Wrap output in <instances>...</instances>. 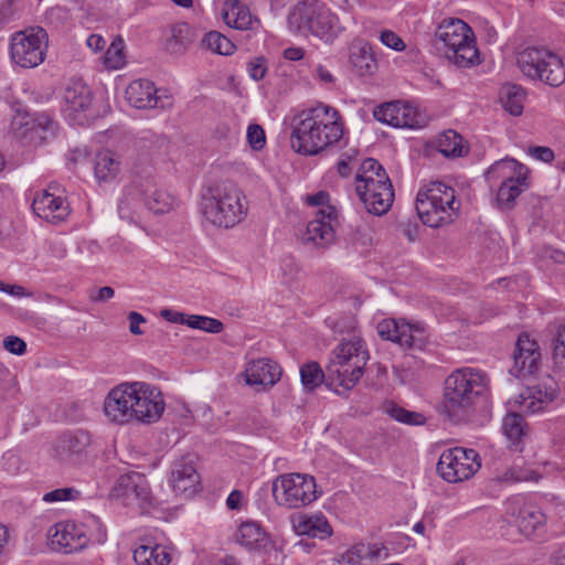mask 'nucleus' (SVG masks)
<instances>
[{
  "instance_id": "nucleus-63",
  "label": "nucleus",
  "mask_w": 565,
  "mask_h": 565,
  "mask_svg": "<svg viewBox=\"0 0 565 565\" xmlns=\"http://www.w3.org/2000/svg\"><path fill=\"white\" fill-rule=\"evenodd\" d=\"M284 56L289 61H299L303 57V50L300 47H288L285 50Z\"/></svg>"
},
{
  "instance_id": "nucleus-5",
  "label": "nucleus",
  "mask_w": 565,
  "mask_h": 565,
  "mask_svg": "<svg viewBox=\"0 0 565 565\" xmlns=\"http://www.w3.org/2000/svg\"><path fill=\"white\" fill-rule=\"evenodd\" d=\"M369 360V352L364 342L353 338L337 345L326 366L327 381L351 390L362 377Z\"/></svg>"
},
{
  "instance_id": "nucleus-38",
  "label": "nucleus",
  "mask_w": 565,
  "mask_h": 565,
  "mask_svg": "<svg viewBox=\"0 0 565 565\" xmlns=\"http://www.w3.org/2000/svg\"><path fill=\"white\" fill-rule=\"evenodd\" d=\"M384 412L394 420L405 425L419 426L424 425L426 422L424 414L405 409L393 402H388L384 405Z\"/></svg>"
},
{
  "instance_id": "nucleus-64",
  "label": "nucleus",
  "mask_w": 565,
  "mask_h": 565,
  "mask_svg": "<svg viewBox=\"0 0 565 565\" xmlns=\"http://www.w3.org/2000/svg\"><path fill=\"white\" fill-rule=\"evenodd\" d=\"M337 169H338L339 174L343 178H347L351 174L350 164L343 159H341L338 162Z\"/></svg>"
},
{
  "instance_id": "nucleus-13",
  "label": "nucleus",
  "mask_w": 565,
  "mask_h": 565,
  "mask_svg": "<svg viewBox=\"0 0 565 565\" xmlns=\"http://www.w3.org/2000/svg\"><path fill=\"white\" fill-rule=\"evenodd\" d=\"M480 468L479 454L475 449L463 447L444 450L437 462V472L450 483L470 479Z\"/></svg>"
},
{
  "instance_id": "nucleus-57",
  "label": "nucleus",
  "mask_w": 565,
  "mask_h": 565,
  "mask_svg": "<svg viewBox=\"0 0 565 565\" xmlns=\"http://www.w3.org/2000/svg\"><path fill=\"white\" fill-rule=\"evenodd\" d=\"M315 77L323 85H332L335 81L332 73L323 65L316 67Z\"/></svg>"
},
{
  "instance_id": "nucleus-22",
  "label": "nucleus",
  "mask_w": 565,
  "mask_h": 565,
  "mask_svg": "<svg viewBox=\"0 0 565 565\" xmlns=\"http://www.w3.org/2000/svg\"><path fill=\"white\" fill-rule=\"evenodd\" d=\"M32 210L36 216L55 225L65 222L71 214L67 200L50 190H42L35 194Z\"/></svg>"
},
{
  "instance_id": "nucleus-28",
  "label": "nucleus",
  "mask_w": 565,
  "mask_h": 565,
  "mask_svg": "<svg viewBox=\"0 0 565 565\" xmlns=\"http://www.w3.org/2000/svg\"><path fill=\"white\" fill-rule=\"evenodd\" d=\"M291 525L298 535H307L323 540L332 534V527L327 518L322 514L308 515L299 513L292 515Z\"/></svg>"
},
{
  "instance_id": "nucleus-39",
  "label": "nucleus",
  "mask_w": 565,
  "mask_h": 565,
  "mask_svg": "<svg viewBox=\"0 0 565 565\" xmlns=\"http://www.w3.org/2000/svg\"><path fill=\"white\" fill-rule=\"evenodd\" d=\"M437 148L445 157H461L463 152L462 137L455 130H446L438 137Z\"/></svg>"
},
{
  "instance_id": "nucleus-54",
  "label": "nucleus",
  "mask_w": 565,
  "mask_h": 565,
  "mask_svg": "<svg viewBox=\"0 0 565 565\" xmlns=\"http://www.w3.org/2000/svg\"><path fill=\"white\" fill-rule=\"evenodd\" d=\"M529 154L536 160L550 163L554 160V151L550 147L534 146L529 148Z\"/></svg>"
},
{
  "instance_id": "nucleus-49",
  "label": "nucleus",
  "mask_w": 565,
  "mask_h": 565,
  "mask_svg": "<svg viewBox=\"0 0 565 565\" xmlns=\"http://www.w3.org/2000/svg\"><path fill=\"white\" fill-rule=\"evenodd\" d=\"M361 548V554L364 559L376 561L380 558H386L388 556V550L381 543L364 544L358 543Z\"/></svg>"
},
{
  "instance_id": "nucleus-11",
  "label": "nucleus",
  "mask_w": 565,
  "mask_h": 565,
  "mask_svg": "<svg viewBox=\"0 0 565 565\" xmlns=\"http://www.w3.org/2000/svg\"><path fill=\"white\" fill-rule=\"evenodd\" d=\"M288 22L299 32H310L323 39L338 23V18L321 0H301L291 10Z\"/></svg>"
},
{
  "instance_id": "nucleus-1",
  "label": "nucleus",
  "mask_w": 565,
  "mask_h": 565,
  "mask_svg": "<svg viewBox=\"0 0 565 565\" xmlns=\"http://www.w3.org/2000/svg\"><path fill=\"white\" fill-rule=\"evenodd\" d=\"M161 392L145 382L122 383L111 388L104 401L105 416L115 424L141 422L151 424L162 416Z\"/></svg>"
},
{
  "instance_id": "nucleus-7",
  "label": "nucleus",
  "mask_w": 565,
  "mask_h": 565,
  "mask_svg": "<svg viewBox=\"0 0 565 565\" xmlns=\"http://www.w3.org/2000/svg\"><path fill=\"white\" fill-rule=\"evenodd\" d=\"M435 39L443 42L447 58L456 66L469 68L480 64L475 33L462 20L456 18L443 20L435 32Z\"/></svg>"
},
{
  "instance_id": "nucleus-44",
  "label": "nucleus",
  "mask_w": 565,
  "mask_h": 565,
  "mask_svg": "<svg viewBox=\"0 0 565 565\" xmlns=\"http://www.w3.org/2000/svg\"><path fill=\"white\" fill-rule=\"evenodd\" d=\"M541 479V475L534 470L523 469L519 467H511L507 471L497 476V480L500 482L512 483L520 481H535Z\"/></svg>"
},
{
  "instance_id": "nucleus-18",
  "label": "nucleus",
  "mask_w": 565,
  "mask_h": 565,
  "mask_svg": "<svg viewBox=\"0 0 565 565\" xmlns=\"http://www.w3.org/2000/svg\"><path fill=\"white\" fill-rule=\"evenodd\" d=\"M49 540L54 551L70 554L87 546L88 531L83 523L60 522L50 529Z\"/></svg>"
},
{
  "instance_id": "nucleus-20",
  "label": "nucleus",
  "mask_w": 565,
  "mask_h": 565,
  "mask_svg": "<svg viewBox=\"0 0 565 565\" xmlns=\"http://www.w3.org/2000/svg\"><path fill=\"white\" fill-rule=\"evenodd\" d=\"M374 118L395 128H418L422 126L420 115L409 104L395 100L379 105L373 111Z\"/></svg>"
},
{
  "instance_id": "nucleus-52",
  "label": "nucleus",
  "mask_w": 565,
  "mask_h": 565,
  "mask_svg": "<svg viewBox=\"0 0 565 565\" xmlns=\"http://www.w3.org/2000/svg\"><path fill=\"white\" fill-rule=\"evenodd\" d=\"M381 42L396 52H402L405 50V43L403 40L393 31L384 30L381 33Z\"/></svg>"
},
{
  "instance_id": "nucleus-14",
  "label": "nucleus",
  "mask_w": 565,
  "mask_h": 565,
  "mask_svg": "<svg viewBox=\"0 0 565 565\" xmlns=\"http://www.w3.org/2000/svg\"><path fill=\"white\" fill-rule=\"evenodd\" d=\"M316 107L302 111L295 117L290 134V146L297 153L316 156L322 152V138L318 134Z\"/></svg>"
},
{
  "instance_id": "nucleus-31",
  "label": "nucleus",
  "mask_w": 565,
  "mask_h": 565,
  "mask_svg": "<svg viewBox=\"0 0 565 565\" xmlns=\"http://www.w3.org/2000/svg\"><path fill=\"white\" fill-rule=\"evenodd\" d=\"M268 540V534L256 521L243 522L236 534V541L249 550L264 548L267 545Z\"/></svg>"
},
{
  "instance_id": "nucleus-4",
  "label": "nucleus",
  "mask_w": 565,
  "mask_h": 565,
  "mask_svg": "<svg viewBox=\"0 0 565 565\" xmlns=\"http://www.w3.org/2000/svg\"><path fill=\"white\" fill-rule=\"evenodd\" d=\"M355 181V192L369 213L381 216L390 211L394 202V189L385 169L377 160L364 159L356 172Z\"/></svg>"
},
{
  "instance_id": "nucleus-35",
  "label": "nucleus",
  "mask_w": 565,
  "mask_h": 565,
  "mask_svg": "<svg viewBox=\"0 0 565 565\" xmlns=\"http://www.w3.org/2000/svg\"><path fill=\"white\" fill-rule=\"evenodd\" d=\"M525 90L516 84H509L501 90L500 102L505 111L512 116H520L523 113Z\"/></svg>"
},
{
  "instance_id": "nucleus-37",
  "label": "nucleus",
  "mask_w": 565,
  "mask_h": 565,
  "mask_svg": "<svg viewBox=\"0 0 565 565\" xmlns=\"http://www.w3.org/2000/svg\"><path fill=\"white\" fill-rule=\"evenodd\" d=\"M350 63L362 76L371 75L376 70V61L372 54L371 47L366 45L352 50Z\"/></svg>"
},
{
  "instance_id": "nucleus-23",
  "label": "nucleus",
  "mask_w": 565,
  "mask_h": 565,
  "mask_svg": "<svg viewBox=\"0 0 565 565\" xmlns=\"http://www.w3.org/2000/svg\"><path fill=\"white\" fill-rule=\"evenodd\" d=\"M514 365L511 373L516 377H526L539 370L541 353L539 344L529 334L519 335L513 354Z\"/></svg>"
},
{
  "instance_id": "nucleus-29",
  "label": "nucleus",
  "mask_w": 565,
  "mask_h": 565,
  "mask_svg": "<svg viewBox=\"0 0 565 565\" xmlns=\"http://www.w3.org/2000/svg\"><path fill=\"white\" fill-rule=\"evenodd\" d=\"M128 103L138 109L158 107L160 98L157 96L154 84L148 79H135L126 88Z\"/></svg>"
},
{
  "instance_id": "nucleus-62",
  "label": "nucleus",
  "mask_w": 565,
  "mask_h": 565,
  "mask_svg": "<svg viewBox=\"0 0 565 565\" xmlns=\"http://www.w3.org/2000/svg\"><path fill=\"white\" fill-rule=\"evenodd\" d=\"M115 291L111 287L105 286L98 289L97 295L92 297L95 301H107L113 298Z\"/></svg>"
},
{
  "instance_id": "nucleus-60",
  "label": "nucleus",
  "mask_w": 565,
  "mask_h": 565,
  "mask_svg": "<svg viewBox=\"0 0 565 565\" xmlns=\"http://www.w3.org/2000/svg\"><path fill=\"white\" fill-rule=\"evenodd\" d=\"M86 44L93 52H99L105 47L106 41L102 35L94 33L87 38Z\"/></svg>"
},
{
  "instance_id": "nucleus-27",
  "label": "nucleus",
  "mask_w": 565,
  "mask_h": 565,
  "mask_svg": "<svg viewBox=\"0 0 565 565\" xmlns=\"http://www.w3.org/2000/svg\"><path fill=\"white\" fill-rule=\"evenodd\" d=\"M170 483L174 492L192 495L200 483V477L192 461L185 459L173 463L171 470Z\"/></svg>"
},
{
  "instance_id": "nucleus-6",
  "label": "nucleus",
  "mask_w": 565,
  "mask_h": 565,
  "mask_svg": "<svg viewBox=\"0 0 565 565\" xmlns=\"http://www.w3.org/2000/svg\"><path fill=\"white\" fill-rule=\"evenodd\" d=\"M460 209L454 188L443 182H431L422 188L416 196V211L420 221L429 227H440L454 222Z\"/></svg>"
},
{
  "instance_id": "nucleus-15",
  "label": "nucleus",
  "mask_w": 565,
  "mask_h": 565,
  "mask_svg": "<svg viewBox=\"0 0 565 565\" xmlns=\"http://www.w3.org/2000/svg\"><path fill=\"white\" fill-rule=\"evenodd\" d=\"M92 444V436L88 431L70 430L55 441L53 456L63 465L79 467L89 460Z\"/></svg>"
},
{
  "instance_id": "nucleus-41",
  "label": "nucleus",
  "mask_w": 565,
  "mask_h": 565,
  "mask_svg": "<svg viewBox=\"0 0 565 565\" xmlns=\"http://www.w3.org/2000/svg\"><path fill=\"white\" fill-rule=\"evenodd\" d=\"M324 372L318 362H308L300 369L301 384L308 392H312L317 388L324 381Z\"/></svg>"
},
{
  "instance_id": "nucleus-25",
  "label": "nucleus",
  "mask_w": 565,
  "mask_h": 565,
  "mask_svg": "<svg viewBox=\"0 0 565 565\" xmlns=\"http://www.w3.org/2000/svg\"><path fill=\"white\" fill-rule=\"evenodd\" d=\"M92 104L90 89L79 79H72L63 93V111L72 120H77Z\"/></svg>"
},
{
  "instance_id": "nucleus-10",
  "label": "nucleus",
  "mask_w": 565,
  "mask_h": 565,
  "mask_svg": "<svg viewBox=\"0 0 565 565\" xmlns=\"http://www.w3.org/2000/svg\"><path fill=\"white\" fill-rule=\"evenodd\" d=\"M527 168L514 159H502L494 162L487 171L490 183L500 181L497 200L500 205L509 207L514 200L529 188Z\"/></svg>"
},
{
  "instance_id": "nucleus-43",
  "label": "nucleus",
  "mask_w": 565,
  "mask_h": 565,
  "mask_svg": "<svg viewBox=\"0 0 565 565\" xmlns=\"http://www.w3.org/2000/svg\"><path fill=\"white\" fill-rule=\"evenodd\" d=\"M185 326L192 329H199L210 333H220L223 330L222 321L206 317V316H198V315H186Z\"/></svg>"
},
{
  "instance_id": "nucleus-50",
  "label": "nucleus",
  "mask_w": 565,
  "mask_h": 565,
  "mask_svg": "<svg viewBox=\"0 0 565 565\" xmlns=\"http://www.w3.org/2000/svg\"><path fill=\"white\" fill-rule=\"evenodd\" d=\"M247 140L254 150L263 149L266 143L264 129L257 124L249 125L247 128Z\"/></svg>"
},
{
  "instance_id": "nucleus-42",
  "label": "nucleus",
  "mask_w": 565,
  "mask_h": 565,
  "mask_svg": "<svg viewBox=\"0 0 565 565\" xmlns=\"http://www.w3.org/2000/svg\"><path fill=\"white\" fill-rule=\"evenodd\" d=\"M124 49L125 45L121 36L118 35L114 38L103 56L104 65L109 70H119L126 63Z\"/></svg>"
},
{
  "instance_id": "nucleus-3",
  "label": "nucleus",
  "mask_w": 565,
  "mask_h": 565,
  "mask_svg": "<svg viewBox=\"0 0 565 565\" xmlns=\"http://www.w3.org/2000/svg\"><path fill=\"white\" fill-rule=\"evenodd\" d=\"M200 209L212 225L232 228L243 222L248 206L244 193L234 184L222 182L202 191Z\"/></svg>"
},
{
  "instance_id": "nucleus-46",
  "label": "nucleus",
  "mask_w": 565,
  "mask_h": 565,
  "mask_svg": "<svg viewBox=\"0 0 565 565\" xmlns=\"http://www.w3.org/2000/svg\"><path fill=\"white\" fill-rule=\"evenodd\" d=\"M88 531V543L103 544L107 540V531L98 518L89 515L83 523Z\"/></svg>"
},
{
  "instance_id": "nucleus-59",
  "label": "nucleus",
  "mask_w": 565,
  "mask_h": 565,
  "mask_svg": "<svg viewBox=\"0 0 565 565\" xmlns=\"http://www.w3.org/2000/svg\"><path fill=\"white\" fill-rule=\"evenodd\" d=\"M161 317L169 322L180 323V324H185V320H186L185 319L186 315L179 312V311L171 310V309H163L161 311Z\"/></svg>"
},
{
  "instance_id": "nucleus-36",
  "label": "nucleus",
  "mask_w": 565,
  "mask_h": 565,
  "mask_svg": "<svg viewBox=\"0 0 565 565\" xmlns=\"http://www.w3.org/2000/svg\"><path fill=\"white\" fill-rule=\"evenodd\" d=\"M545 523V514L534 508H523L516 518V526L525 536L532 535L540 526Z\"/></svg>"
},
{
  "instance_id": "nucleus-21",
  "label": "nucleus",
  "mask_w": 565,
  "mask_h": 565,
  "mask_svg": "<svg viewBox=\"0 0 565 565\" xmlns=\"http://www.w3.org/2000/svg\"><path fill=\"white\" fill-rule=\"evenodd\" d=\"M338 217V211L333 205L319 209L316 217L308 222L306 232L301 235L303 244H312L318 247H326L334 239L332 222Z\"/></svg>"
},
{
  "instance_id": "nucleus-12",
  "label": "nucleus",
  "mask_w": 565,
  "mask_h": 565,
  "mask_svg": "<svg viewBox=\"0 0 565 565\" xmlns=\"http://www.w3.org/2000/svg\"><path fill=\"white\" fill-rule=\"evenodd\" d=\"M49 36L41 26H33L11 36L10 54L12 61L24 68L42 64L46 56Z\"/></svg>"
},
{
  "instance_id": "nucleus-9",
  "label": "nucleus",
  "mask_w": 565,
  "mask_h": 565,
  "mask_svg": "<svg viewBox=\"0 0 565 565\" xmlns=\"http://www.w3.org/2000/svg\"><path fill=\"white\" fill-rule=\"evenodd\" d=\"M271 492L275 502L287 509L306 507L318 498L316 479L306 473L279 475L273 481Z\"/></svg>"
},
{
  "instance_id": "nucleus-26",
  "label": "nucleus",
  "mask_w": 565,
  "mask_h": 565,
  "mask_svg": "<svg viewBox=\"0 0 565 565\" xmlns=\"http://www.w3.org/2000/svg\"><path fill=\"white\" fill-rule=\"evenodd\" d=\"M244 376L248 385L271 387L279 381L281 367L269 359H258L247 364Z\"/></svg>"
},
{
  "instance_id": "nucleus-32",
  "label": "nucleus",
  "mask_w": 565,
  "mask_h": 565,
  "mask_svg": "<svg viewBox=\"0 0 565 565\" xmlns=\"http://www.w3.org/2000/svg\"><path fill=\"white\" fill-rule=\"evenodd\" d=\"M524 418L518 413H510L504 416L502 430L509 441V448L521 451L524 445L525 433Z\"/></svg>"
},
{
  "instance_id": "nucleus-34",
  "label": "nucleus",
  "mask_w": 565,
  "mask_h": 565,
  "mask_svg": "<svg viewBox=\"0 0 565 565\" xmlns=\"http://www.w3.org/2000/svg\"><path fill=\"white\" fill-rule=\"evenodd\" d=\"M95 177L99 182L113 181L120 171V162L110 151L99 152L95 159Z\"/></svg>"
},
{
  "instance_id": "nucleus-53",
  "label": "nucleus",
  "mask_w": 565,
  "mask_h": 565,
  "mask_svg": "<svg viewBox=\"0 0 565 565\" xmlns=\"http://www.w3.org/2000/svg\"><path fill=\"white\" fill-rule=\"evenodd\" d=\"M7 351L15 355H22L26 351V343L19 337L9 335L3 340Z\"/></svg>"
},
{
  "instance_id": "nucleus-2",
  "label": "nucleus",
  "mask_w": 565,
  "mask_h": 565,
  "mask_svg": "<svg viewBox=\"0 0 565 565\" xmlns=\"http://www.w3.org/2000/svg\"><path fill=\"white\" fill-rule=\"evenodd\" d=\"M489 391L487 373L475 367L451 372L444 383V407L454 418L467 416Z\"/></svg>"
},
{
  "instance_id": "nucleus-47",
  "label": "nucleus",
  "mask_w": 565,
  "mask_h": 565,
  "mask_svg": "<svg viewBox=\"0 0 565 565\" xmlns=\"http://www.w3.org/2000/svg\"><path fill=\"white\" fill-rule=\"evenodd\" d=\"M553 361L557 367H565V324L557 330L553 340Z\"/></svg>"
},
{
  "instance_id": "nucleus-17",
  "label": "nucleus",
  "mask_w": 565,
  "mask_h": 565,
  "mask_svg": "<svg viewBox=\"0 0 565 565\" xmlns=\"http://www.w3.org/2000/svg\"><path fill=\"white\" fill-rule=\"evenodd\" d=\"M135 196L142 200L146 207L154 214L167 213L171 211L174 204V198L171 194L159 189L152 181H147L145 184H141L140 188L134 185L126 190L118 206L120 213L130 205Z\"/></svg>"
},
{
  "instance_id": "nucleus-24",
  "label": "nucleus",
  "mask_w": 565,
  "mask_h": 565,
  "mask_svg": "<svg viewBox=\"0 0 565 565\" xmlns=\"http://www.w3.org/2000/svg\"><path fill=\"white\" fill-rule=\"evenodd\" d=\"M318 134L321 135L322 151L338 143L343 137L344 122L338 109L329 105L316 107Z\"/></svg>"
},
{
  "instance_id": "nucleus-61",
  "label": "nucleus",
  "mask_w": 565,
  "mask_h": 565,
  "mask_svg": "<svg viewBox=\"0 0 565 565\" xmlns=\"http://www.w3.org/2000/svg\"><path fill=\"white\" fill-rule=\"evenodd\" d=\"M36 122L38 126L41 127L45 132H51V135H54L57 124L52 118L43 115L36 119Z\"/></svg>"
},
{
  "instance_id": "nucleus-33",
  "label": "nucleus",
  "mask_w": 565,
  "mask_h": 565,
  "mask_svg": "<svg viewBox=\"0 0 565 565\" xmlns=\"http://www.w3.org/2000/svg\"><path fill=\"white\" fill-rule=\"evenodd\" d=\"M134 561L137 565H168L172 561L169 548L163 545H139L134 551Z\"/></svg>"
},
{
  "instance_id": "nucleus-40",
  "label": "nucleus",
  "mask_w": 565,
  "mask_h": 565,
  "mask_svg": "<svg viewBox=\"0 0 565 565\" xmlns=\"http://www.w3.org/2000/svg\"><path fill=\"white\" fill-rule=\"evenodd\" d=\"M202 44L213 53L220 55H231L234 53L235 44L225 35L217 31H211L202 39Z\"/></svg>"
},
{
  "instance_id": "nucleus-16",
  "label": "nucleus",
  "mask_w": 565,
  "mask_h": 565,
  "mask_svg": "<svg viewBox=\"0 0 565 565\" xmlns=\"http://www.w3.org/2000/svg\"><path fill=\"white\" fill-rule=\"evenodd\" d=\"M376 329L382 339L396 342L405 349L422 350L426 344V332L420 323L384 319L379 322Z\"/></svg>"
},
{
  "instance_id": "nucleus-8",
  "label": "nucleus",
  "mask_w": 565,
  "mask_h": 565,
  "mask_svg": "<svg viewBox=\"0 0 565 565\" xmlns=\"http://www.w3.org/2000/svg\"><path fill=\"white\" fill-rule=\"evenodd\" d=\"M516 66L524 77L551 87L565 83L562 57L545 46H527L516 54Z\"/></svg>"
},
{
  "instance_id": "nucleus-19",
  "label": "nucleus",
  "mask_w": 565,
  "mask_h": 565,
  "mask_svg": "<svg viewBox=\"0 0 565 565\" xmlns=\"http://www.w3.org/2000/svg\"><path fill=\"white\" fill-rule=\"evenodd\" d=\"M114 497L121 499L126 505L145 509L150 504V490L147 480L138 472L121 475L113 490Z\"/></svg>"
},
{
  "instance_id": "nucleus-58",
  "label": "nucleus",
  "mask_w": 565,
  "mask_h": 565,
  "mask_svg": "<svg viewBox=\"0 0 565 565\" xmlns=\"http://www.w3.org/2000/svg\"><path fill=\"white\" fill-rule=\"evenodd\" d=\"M243 499H244V494L241 490H233L226 499L227 509L239 510L242 508Z\"/></svg>"
},
{
  "instance_id": "nucleus-30",
  "label": "nucleus",
  "mask_w": 565,
  "mask_h": 565,
  "mask_svg": "<svg viewBox=\"0 0 565 565\" xmlns=\"http://www.w3.org/2000/svg\"><path fill=\"white\" fill-rule=\"evenodd\" d=\"M221 15L228 26L237 30H249L258 22L239 0H224Z\"/></svg>"
},
{
  "instance_id": "nucleus-51",
  "label": "nucleus",
  "mask_w": 565,
  "mask_h": 565,
  "mask_svg": "<svg viewBox=\"0 0 565 565\" xmlns=\"http://www.w3.org/2000/svg\"><path fill=\"white\" fill-rule=\"evenodd\" d=\"M247 72L253 79H263L267 72L266 60L263 56L254 57L247 64Z\"/></svg>"
},
{
  "instance_id": "nucleus-45",
  "label": "nucleus",
  "mask_w": 565,
  "mask_h": 565,
  "mask_svg": "<svg viewBox=\"0 0 565 565\" xmlns=\"http://www.w3.org/2000/svg\"><path fill=\"white\" fill-rule=\"evenodd\" d=\"M81 497V491L74 487L58 488L43 494L45 503L75 501Z\"/></svg>"
},
{
  "instance_id": "nucleus-48",
  "label": "nucleus",
  "mask_w": 565,
  "mask_h": 565,
  "mask_svg": "<svg viewBox=\"0 0 565 565\" xmlns=\"http://www.w3.org/2000/svg\"><path fill=\"white\" fill-rule=\"evenodd\" d=\"M361 551L359 545L354 544L345 552L338 554L333 558L332 565H361L363 561Z\"/></svg>"
},
{
  "instance_id": "nucleus-55",
  "label": "nucleus",
  "mask_w": 565,
  "mask_h": 565,
  "mask_svg": "<svg viewBox=\"0 0 565 565\" xmlns=\"http://www.w3.org/2000/svg\"><path fill=\"white\" fill-rule=\"evenodd\" d=\"M330 201V194L327 191H319L315 194H309L306 196V203L310 206H320V209H326Z\"/></svg>"
},
{
  "instance_id": "nucleus-56",
  "label": "nucleus",
  "mask_w": 565,
  "mask_h": 565,
  "mask_svg": "<svg viewBox=\"0 0 565 565\" xmlns=\"http://www.w3.org/2000/svg\"><path fill=\"white\" fill-rule=\"evenodd\" d=\"M129 320V331L135 335H140L143 331L140 329V324L146 322V319L142 315L136 311H131L128 315Z\"/></svg>"
}]
</instances>
